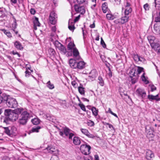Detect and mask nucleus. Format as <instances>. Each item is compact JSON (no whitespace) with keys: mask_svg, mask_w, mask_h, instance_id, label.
Instances as JSON below:
<instances>
[{"mask_svg":"<svg viewBox=\"0 0 160 160\" xmlns=\"http://www.w3.org/2000/svg\"><path fill=\"white\" fill-rule=\"evenodd\" d=\"M5 117L4 118L3 122L8 124L9 121L12 122L16 121L18 118V115H17L10 109H6L4 111Z\"/></svg>","mask_w":160,"mask_h":160,"instance_id":"nucleus-1","label":"nucleus"},{"mask_svg":"<svg viewBox=\"0 0 160 160\" xmlns=\"http://www.w3.org/2000/svg\"><path fill=\"white\" fill-rule=\"evenodd\" d=\"M108 112L111 113V114H112V115H113L114 116L116 117L117 118H118V117L117 115V114H116L113 113L111 109L110 108H108Z\"/></svg>","mask_w":160,"mask_h":160,"instance_id":"nucleus-47","label":"nucleus"},{"mask_svg":"<svg viewBox=\"0 0 160 160\" xmlns=\"http://www.w3.org/2000/svg\"><path fill=\"white\" fill-rule=\"evenodd\" d=\"M74 8L76 12L80 13L81 14H84L85 12V10L84 7L83 6L75 5H74Z\"/></svg>","mask_w":160,"mask_h":160,"instance_id":"nucleus-11","label":"nucleus"},{"mask_svg":"<svg viewBox=\"0 0 160 160\" xmlns=\"http://www.w3.org/2000/svg\"><path fill=\"white\" fill-rule=\"evenodd\" d=\"M7 98V95L5 94H3L0 95V104L2 102H5V100Z\"/></svg>","mask_w":160,"mask_h":160,"instance_id":"nucleus-24","label":"nucleus"},{"mask_svg":"<svg viewBox=\"0 0 160 160\" xmlns=\"http://www.w3.org/2000/svg\"><path fill=\"white\" fill-rule=\"evenodd\" d=\"M133 58L134 60L136 62L140 61L143 62H144L145 61V59L144 58L139 56L138 54L133 55Z\"/></svg>","mask_w":160,"mask_h":160,"instance_id":"nucleus-16","label":"nucleus"},{"mask_svg":"<svg viewBox=\"0 0 160 160\" xmlns=\"http://www.w3.org/2000/svg\"><path fill=\"white\" fill-rule=\"evenodd\" d=\"M40 120L37 118H34L31 120V122L34 125L39 124L40 122Z\"/></svg>","mask_w":160,"mask_h":160,"instance_id":"nucleus-30","label":"nucleus"},{"mask_svg":"<svg viewBox=\"0 0 160 160\" xmlns=\"http://www.w3.org/2000/svg\"><path fill=\"white\" fill-rule=\"evenodd\" d=\"M148 98L151 101L155 100L156 102H158L160 101V97H159L158 94L155 96H154L152 94H149L148 96Z\"/></svg>","mask_w":160,"mask_h":160,"instance_id":"nucleus-13","label":"nucleus"},{"mask_svg":"<svg viewBox=\"0 0 160 160\" xmlns=\"http://www.w3.org/2000/svg\"><path fill=\"white\" fill-rule=\"evenodd\" d=\"M30 12L32 14H34L36 12V11L34 9L31 8L30 10Z\"/></svg>","mask_w":160,"mask_h":160,"instance_id":"nucleus-58","label":"nucleus"},{"mask_svg":"<svg viewBox=\"0 0 160 160\" xmlns=\"http://www.w3.org/2000/svg\"><path fill=\"white\" fill-rule=\"evenodd\" d=\"M12 53L13 54V55H16V54H17L18 55V56L19 57H20V54L18 53L16 51H13L12 52Z\"/></svg>","mask_w":160,"mask_h":160,"instance_id":"nucleus-61","label":"nucleus"},{"mask_svg":"<svg viewBox=\"0 0 160 160\" xmlns=\"http://www.w3.org/2000/svg\"><path fill=\"white\" fill-rule=\"evenodd\" d=\"M71 52L72 53L73 56L74 58V59L79 60L81 59L79 52L77 48H74V49Z\"/></svg>","mask_w":160,"mask_h":160,"instance_id":"nucleus-15","label":"nucleus"},{"mask_svg":"<svg viewBox=\"0 0 160 160\" xmlns=\"http://www.w3.org/2000/svg\"><path fill=\"white\" fill-rule=\"evenodd\" d=\"M154 30L156 31V32L159 33L160 31V27L159 26L155 25L154 26Z\"/></svg>","mask_w":160,"mask_h":160,"instance_id":"nucleus-44","label":"nucleus"},{"mask_svg":"<svg viewBox=\"0 0 160 160\" xmlns=\"http://www.w3.org/2000/svg\"><path fill=\"white\" fill-rule=\"evenodd\" d=\"M106 125H108V127L109 128H112L115 131V129H114V128L113 127V126L110 124H109V123H106Z\"/></svg>","mask_w":160,"mask_h":160,"instance_id":"nucleus-56","label":"nucleus"},{"mask_svg":"<svg viewBox=\"0 0 160 160\" xmlns=\"http://www.w3.org/2000/svg\"><path fill=\"white\" fill-rule=\"evenodd\" d=\"M151 46L152 47L154 48L155 50H156V48H158L160 46L159 44L154 42H153Z\"/></svg>","mask_w":160,"mask_h":160,"instance_id":"nucleus-42","label":"nucleus"},{"mask_svg":"<svg viewBox=\"0 0 160 160\" xmlns=\"http://www.w3.org/2000/svg\"><path fill=\"white\" fill-rule=\"evenodd\" d=\"M80 18V15H79L78 16L76 17L75 19L74 20V22H76L78 21Z\"/></svg>","mask_w":160,"mask_h":160,"instance_id":"nucleus-59","label":"nucleus"},{"mask_svg":"<svg viewBox=\"0 0 160 160\" xmlns=\"http://www.w3.org/2000/svg\"><path fill=\"white\" fill-rule=\"evenodd\" d=\"M46 149L48 151V152L52 153L55 152V149L51 146H48L47 148Z\"/></svg>","mask_w":160,"mask_h":160,"instance_id":"nucleus-35","label":"nucleus"},{"mask_svg":"<svg viewBox=\"0 0 160 160\" xmlns=\"http://www.w3.org/2000/svg\"><path fill=\"white\" fill-rule=\"evenodd\" d=\"M14 45L15 47L18 49L21 50L23 49V47L21 43L19 41H16L14 43Z\"/></svg>","mask_w":160,"mask_h":160,"instance_id":"nucleus-19","label":"nucleus"},{"mask_svg":"<svg viewBox=\"0 0 160 160\" xmlns=\"http://www.w3.org/2000/svg\"><path fill=\"white\" fill-rule=\"evenodd\" d=\"M47 87L50 89H52L54 88V85L52 84L50 81H48L47 83Z\"/></svg>","mask_w":160,"mask_h":160,"instance_id":"nucleus-36","label":"nucleus"},{"mask_svg":"<svg viewBox=\"0 0 160 160\" xmlns=\"http://www.w3.org/2000/svg\"><path fill=\"white\" fill-rule=\"evenodd\" d=\"M106 18L108 20H113L115 18L114 16L110 13L107 14Z\"/></svg>","mask_w":160,"mask_h":160,"instance_id":"nucleus-34","label":"nucleus"},{"mask_svg":"<svg viewBox=\"0 0 160 160\" xmlns=\"http://www.w3.org/2000/svg\"><path fill=\"white\" fill-rule=\"evenodd\" d=\"M108 4L106 2H104L102 5V9L104 13H106L108 9Z\"/></svg>","mask_w":160,"mask_h":160,"instance_id":"nucleus-26","label":"nucleus"},{"mask_svg":"<svg viewBox=\"0 0 160 160\" xmlns=\"http://www.w3.org/2000/svg\"><path fill=\"white\" fill-rule=\"evenodd\" d=\"M67 48L68 50H70L71 52L74 49V48H76L73 42H70L68 44Z\"/></svg>","mask_w":160,"mask_h":160,"instance_id":"nucleus-17","label":"nucleus"},{"mask_svg":"<svg viewBox=\"0 0 160 160\" xmlns=\"http://www.w3.org/2000/svg\"><path fill=\"white\" fill-rule=\"evenodd\" d=\"M135 67L132 68L130 70L129 73L130 74V77H132L133 76L136 77L137 76L136 70Z\"/></svg>","mask_w":160,"mask_h":160,"instance_id":"nucleus-20","label":"nucleus"},{"mask_svg":"<svg viewBox=\"0 0 160 160\" xmlns=\"http://www.w3.org/2000/svg\"><path fill=\"white\" fill-rule=\"evenodd\" d=\"M138 80V78L137 77H135L134 78H132L131 79V82L132 84L135 83Z\"/></svg>","mask_w":160,"mask_h":160,"instance_id":"nucleus-49","label":"nucleus"},{"mask_svg":"<svg viewBox=\"0 0 160 160\" xmlns=\"http://www.w3.org/2000/svg\"><path fill=\"white\" fill-rule=\"evenodd\" d=\"M91 110L93 115L95 117L97 116L98 114V109H97L95 107H93L92 108Z\"/></svg>","mask_w":160,"mask_h":160,"instance_id":"nucleus-32","label":"nucleus"},{"mask_svg":"<svg viewBox=\"0 0 160 160\" xmlns=\"http://www.w3.org/2000/svg\"><path fill=\"white\" fill-rule=\"evenodd\" d=\"M137 75L143 72V68L139 66L135 67Z\"/></svg>","mask_w":160,"mask_h":160,"instance_id":"nucleus-29","label":"nucleus"},{"mask_svg":"<svg viewBox=\"0 0 160 160\" xmlns=\"http://www.w3.org/2000/svg\"><path fill=\"white\" fill-rule=\"evenodd\" d=\"M136 92L138 96L141 98L142 99V101H143V99L146 95V92L144 89L140 88H138L136 90Z\"/></svg>","mask_w":160,"mask_h":160,"instance_id":"nucleus-10","label":"nucleus"},{"mask_svg":"<svg viewBox=\"0 0 160 160\" xmlns=\"http://www.w3.org/2000/svg\"><path fill=\"white\" fill-rule=\"evenodd\" d=\"M23 109L22 108H17L13 110V112L17 115L22 113Z\"/></svg>","mask_w":160,"mask_h":160,"instance_id":"nucleus-31","label":"nucleus"},{"mask_svg":"<svg viewBox=\"0 0 160 160\" xmlns=\"http://www.w3.org/2000/svg\"><path fill=\"white\" fill-rule=\"evenodd\" d=\"M57 16L54 11L51 12L49 15V20L50 22L52 24H55L57 21Z\"/></svg>","mask_w":160,"mask_h":160,"instance_id":"nucleus-9","label":"nucleus"},{"mask_svg":"<svg viewBox=\"0 0 160 160\" xmlns=\"http://www.w3.org/2000/svg\"><path fill=\"white\" fill-rule=\"evenodd\" d=\"M78 105L82 110L84 111H86V110L85 106L83 104L79 103L78 104Z\"/></svg>","mask_w":160,"mask_h":160,"instance_id":"nucleus-51","label":"nucleus"},{"mask_svg":"<svg viewBox=\"0 0 160 160\" xmlns=\"http://www.w3.org/2000/svg\"><path fill=\"white\" fill-rule=\"evenodd\" d=\"M1 30L2 31H3V32L6 35V34H7V33H8V32H9V31H8L7 30H5L4 29H2Z\"/></svg>","mask_w":160,"mask_h":160,"instance_id":"nucleus-64","label":"nucleus"},{"mask_svg":"<svg viewBox=\"0 0 160 160\" xmlns=\"http://www.w3.org/2000/svg\"><path fill=\"white\" fill-rule=\"evenodd\" d=\"M78 91L82 95L85 94V88L83 87L82 85L80 84V86L78 87Z\"/></svg>","mask_w":160,"mask_h":160,"instance_id":"nucleus-21","label":"nucleus"},{"mask_svg":"<svg viewBox=\"0 0 160 160\" xmlns=\"http://www.w3.org/2000/svg\"><path fill=\"white\" fill-rule=\"evenodd\" d=\"M76 60L73 59H70L69 60V64L71 68L82 69L85 67V63L84 62L80 61L78 62Z\"/></svg>","mask_w":160,"mask_h":160,"instance_id":"nucleus-2","label":"nucleus"},{"mask_svg":"<svg viewBox=\"0 0 160 160\" xmlns=\"http://www.w3.org/2000/svg\"><path fill=\"white\" fill-rule=\"evenodd\" d=\"M68 28L70 30L72 31L75 29L73 23V22L70 23V20H69L68 22Z\"/></svg>","mask_w":160,"mask_h":160,"instance_id":"nucleus-27","label":"nucleus"},{"mask_svg":"<svg viewBox=\"0 0 160 160\" xmlns=\"http://www.w3.org/2000/svg\"><path fill=\"white\" fill-rule=\"evenodd\" d=\"M73 142L76 145H78L81 143V141L79 138L77 137H74L73 138Z\"/></svg>","mask_w":160,"mask_h":160,"instance_id":"nucleus-18","label":"nucleus"},{"mask_svg":"<svg viewBox=\"0 0 160 160\" xmlns=\"http://www.w3.org/2000/svg\"><path fill=\"white\" fill-rule=\"evenodd\" d=\"M41 128V127H40L38 126L36 128H32L31 130L32 132H39V130Z\"/></svg>","mask_w":160,"mask_h":160,"instance_id":"nucleus-43","label":"nucleus"},{"mask_svg":"<svg viewBox=\"0 0 160 160\" xmlns=\"http://www.w3.org/2000/svg\"><path fill=\"white\" fill-rule=\"evenodd\" d=\"M97 75V73L96 72L95 70H92L91 71L90 73V75L89 76L90 78H92L91 79L92 80H94L96 77Z\"/></svg>","mask_w":160,"mask_h":160,"instance_id":"nucleus-23","label":"nucleus"},{"mask_svg":"<svg viewBox=\"0 0 160 160\" xmlns=\"http://www.w3.org/2000/svg\"><path fill=\"white\" fill-rule=\"evenodd\" d=\"M58 49L61 51V53L63 54H65L66 53L67 51L66 48L62 44Z\"/></svg>","mask_w":160,"mask_h":160,"instance_id":"nucleus-22","label":"nucleus"},{"mask_svg":"<svg viewBox=\"0 0 160 160\" xmlns=\"http://www.w3.org/2000/svg\"><path fill=\"white\" fill-rule=\"evenodd\" d=\"M101 44L102 45V46L104 48H105L106 47V45L103 40L102 38H101Z\"/></svg>","mask_w":160,"mask_h":160,"instance_id":"nucleus-53","label":"nucleus"},{"mask_svg":"<svg viewBox=\"0 0 160 160\" xmlns=\"http://www.w3.org/2000/svg\"><path fill=\"white\" fill-rule=\"evenodd\" d=\"M149 87L150 88V91L152 92H153L156 90V87L153 84H149Z\"/></svg>","mask_w":160,"mask_h":160,"instance_id":"nucleus-41","label":"nucleus"},{"mask_svg":"<svg viewBox=\"0 0 160 160\" xmlns=\"http://www.w3.org/2000/svg\"><path fill=\"white\" fill-rule=\"evenodd\" d=\"M147 38L151 45L154 42V41L155 39V37L153 36H148Z\"/></svg>","mask_w":160,"mask_h":160,"instance_id":"nucleus-25","label":"nucleus"},{"mask_svg":"<svg viewBox=\"0 0 160 160\" xmlns=\"http://www.w3.org/2000/svg\"><path fill=\"white\" fill-rule=\"evenodd\" d=\"M54 44L55 47L58 48L62 45V44H61L57 40H56L54 42Z\"/></svg>","mask_w":160,"mask_h":160,"instance_id":"nucleus-45","label":"nucleus"},{"mask_svg":"<svg viewBox=\"0 0 160 160\" xmlns=\"http://www.w3.org/2000/svg\"><path fill=\"white\" fill-rule=\"evenodd\" d=\"M154 158V153L151 150H148L146 152V158L148 160H153Z\"/></svg>","mask_w":160,"mask_h":160,"instance_id":"nucleus-12","label":"nucleus"},{"mask_svg":"<svg viewBox=\"0 0 160 160\" xmlns=\"http://www.w3.org/2000/svg\"><path fill=\"white\" fill-rule=\"evenodd\" d=\"M70 129L67 127H65L63 128L62 130H59V134L60 135L63 137L65 136L68 137L69 139H72V137L74 136V134L71 132Z\"/></svg>","mask_w":160,"mask_h":160,"instance_id":"nucleus-5","label":"nucleus"},{"mask_svg":"<svg viewBox=\"0 0 160 160\" xmlns=\"http://www.w3.org/2000/svg\"><path fill=\"white\" fill-rule=\"evenodd\" d=\"M129 15H126L124 14V16L120 18L115 20L114 21V22L116 24H124L128 21L129 17Z\"/></svg>","mask_w":160,"mask_h":160,"instance_id":"nucleus-7","label":"nucleus"},{"mask_svg":"<svg viewBox=\"0 0 160 160\" xmlns=\"http://www.w3.org/2000/svg\"><path fill=\"white\" fill-rule=\"evenodd\" d=\"M71 83L72 85L75 88H77L78 87V83L75 81H73Z\"/></svg>","mask_w":160,"mask_h":160,"instance_id":"nucleus-55","label":"nucleus"},{"mask_svg":"<svg viewBox=\"0 0 160 160\" xmlns=\"http://www.w3.org/2000/svg\"><path fill=\"white\" fill-rule=\"evenodd\" d=\"M124 7L122 8V11L124 10V13L126 15H129L132 11L131 4L129 2L127 1L124 3Z\"/></svg>","mask_w":160,"mask_h":160,"instance_id":"nucleus-6","label":"nucleus"},{"mask_svg":"<svg viewBox=\"0 0 160 160\" xmlns=\"http://www.w3.org/2000/svg\"><path fill=\"white\" fill-rule=\"evenodd\" d=\"M145 73H143L141 77V79L142 81L144 82L146 84H148L149 83V81L145 77Z\"/></svg>","mask_w":160,"mask_h":160,"instance_id":"nucleus-37","label":"nucleus"},{"mask_svg":"<svg viewBox=\"0 0 160 160\" xmlns=\"http://www.w3.org/2000/svg\"><path fill=\"white\" fill-rule=\"evenodd\" d=\"M91 147L87 144H83L81 145L80 150L81 152L85 155H88L90 153V150Z\"/></svg>","mask_w":160,"mask_h":160,"instance_id":"nucleus-8","label":"nucleus"},{"mask_svg":"<svg viewBox=\"0 0 160 160\" xmlns=\"http://www.w3.org/2000/svg\"><path fill=\"white\" fill-rule=\"evenodd\" d=\"M5 129V132L8 135H10L11 133L9 130L8 129V127L4 128Z\"/></svg>","mask_w":160,"mask_h":160,"instance_id":"nucleus-50","label":"nucleus"},{"mask_svg":"<svg viewBox=\"0 0 160 160\" xmlns=\"http://www.w3.org/2000/svg\"><path fill=\"white\" fill-rule=\"evenodd\" d=\"M80 130L83 134L85 135L88 138H94L95 137L94 135L90 133L88 130L86 129L81 128Z\"/></svg>","mask_w":160,"mask_h":160,"instance_id":"nucleus-14","label":"nucleus"},{"mask_svg":"<svg viewBox=\"0 0 160 160\" xmlns=\"http://www.w3.org/2000/svg\"><path fill=\"white\" fill-rule=\"evenodd\" d=\"M98 82L99 83V84L102 86H103L104 85V82L102 77L99 76L98 77Z\"/></svg>","mask_w":160,"mask_h":160,"instance_id":"nucleus-33","label":"nucleus"},{"mask_svg":"<svg viewBox=\"0 0 160 160\" xmlns=\"http://www.w3.org/2000/svg\"><path fill=\"white\" fill-rule=\"evenodd\" d=\"M25 73H26V77H29L30 75V73L28 70H26L25 72Z\"/></svg>","mask_w":160,"mask_h":160,"instance_id":"nucleus-62","label":"nucleus"},{"mask_svg":"<svg viewBox=\"0 0 160 160\" xmlns=\"http://www.w3.org/2000/svg\"><path fill=\"white\" fill-rule=\"evenodd\" d=\"M153 132L152 131H149L147 134V137L148 138H152L154 137Z\"/></svg>","mask_w":160,"mask_h":160,"instance_id":"nucleus-38","label":"nucleus"},{"mask_svg":"<svg viewBox=\"0 0 160 160\" xmlns=\"http://www.w3.org/2000/svg\"><path fill=\"white\" fill-rule=\"evenodd\" d=\"M34 25L35 26H40V23L38 21V18H36L35 20L34 21Z\"/></svg>","mask_w":160,"mask_h":160,"instance_id":"nucleus-39","label":"nucleus"},{"mask_svg":"<svg viewBox=\"0 0 160 160\" xmlns=\"http://www.w3.org/2000/svg\"><path fill=\"white\" fill-rule=\"evenodd\" d=\"M29 118V114L28 113L27 111L23 112L19 116L18 123L20 124L24 125L26 124Z\"/></svg>","mask_w":160,"mask_h":160,"instance_id":"nucleus-4","label":"nucleus"},{"mask_svg":"<svg viewBox=\"0 0 160 160\" xmlns=\"http://www.w3.org/2000/svg\"><path fill=\"white\" fill-rule=\"evenodd\" d=\"M87 124L88 126L92 127L94 125V123L92 121L89 120L87 122Z\"/></svg>","mask_w":160,"mask_h":160,"instance_id":"nucleus-46","label":"nucleus"},{"mask_svg":"<svg viewBox=\"0 0 160 160\" xmlns=\"http://www.w3.org/2000/svg\"><path fill=\"white\" fill-rule=\"evenodd\" d=\"M17 24L16 22V20L15 19L13 23L12 24V30L14 31V30L16 28Z\"/></svg>","mask_w":160,"mask_h":160,"instance_id":"nucleus-40","label":"nucleus"},{"mask_svg":"<svg viewBox=\"0 0 160 160\" xmlns=\"http://www.w3.org/2000/svg\"><path fill=\"white\" fill-rule=\"evenodd\" d=\"M154 3L156 9L160 10V0H154Z\"/></svg>","mask_w":160,"mask_h":160,"instance_id":"nucleus-28","label":"nucleus"},{"mask_svg":"<svg viewBox=\"0 0 160 160\" xmlns=\"http://www.w3.org/2000/svg\"><path fill=\"white\" fill-rule=\"evenodd\" d=\"M49 52H51V54L52 55L54 54L55 53V51L53 49L50 48L48 50Z\"/></svg>","mask_w":160,"mask_h":160,"instance_id":"nucleus-60","label":"nucleus"},{"mask_svg":"<svg viewBox=\"0 0 160 160\" xmlns=\"http://www.w3.org/2000/svg\"><path fill=\"white\" fill-rule=\"evenodd\" d=\"M143 8L145 11H148L149 10V6L148 3H146L143 5Z\"/></svg>","mask_w":160,"mask_h":160,"instance_id":"nucleus-48","label":"nucleus"},{"mask_svg":"<svg viewBox=\"0 0 160 160\" xmlns=\"http://www.w3.org/2000/svg\"><path fill=\"white\" fill-rule=\"evenodd\" d=\"M50 160H59L58 156L57 155H53Z\"/></svg>","mask_w":160,"mask_h":160,"instance_id":"nucleus-52","label":"nucleus"},{"mask_svg":"<svg viewBox=\"0 0 160 160\" xmlns=\"http://www.w3.org/2000/svg\"><path fill=\"white\" fill-rule=\"evenodd\" d=\"M86 0H77V2L79 4L82 3Z\"/></svg>","mask_w":160,"mask_h":160,"instance_id":"nucleus-57","label":"nucleus"},{"mask_svg":"<svg viewBox=\"0 0 160 160\" xmlns=\"http://www.w3.org/2000/svg\"><path fill=\"white\" fill-rule=\"evenodd\" d=\"M84 160H92V157L90 156H87L84 157Z\"/></svg>","mask_w":160,"mask_h":160,"instance_id":"nucleus-54","label":"nucleus"},{"mask_svg":"<svg viewBox=\"0 0 160 160\" xmlns=\"http://www.w3.org/2000/svg\"><path fill=\"white\" fill-rule=\"evenodd\" d=\"M56 30V26H54L52 27V31L55 32Z\"/></svg>","mask_w":160,"mask_h":160,"instance_id":"nucleus-63","label":"nucleus"},{"mask_svg":"<svg viewBox=\"0 0 160 160\" xmlns=\"http://www.w3.org/2000/svg\"><path fill=\"white\" fill-rule=\"evenodd\" d=\"M7 106L10 108H15L18 105V103L16 99L10 96L7 95V98L5 100Z\"/></svg>","mask_w":160,"mask_h":160,"instance_id":"nucleus-3","label":"nucleus"}]
</instances>
